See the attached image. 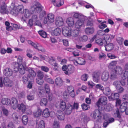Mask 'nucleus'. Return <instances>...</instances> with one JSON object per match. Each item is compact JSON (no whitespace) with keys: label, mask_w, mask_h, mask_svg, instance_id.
Listing matches in <instances>:
<instances>
[{"label":"nucleus","mask_w":128,"mask_h":128,"mask_svg":"<svg viewBox=\"0 0 128 128\" xmlns=\"http://www.w3.org/2000/svg\"><path fill=\"white\" fill-rule=\"evenodd\" d=\"M14 66L18 68V71L21 74H24L25 70H28L29 74L28 76L30 80H34V78L36 76V72L32 68L29 69L26 65L19 64L17 63H16Z\"/></svg>","instance_id":"1"},{"label":"nucleus","mask_w":128,"mask_h":128,"mask_svg":"<svg viewBox=\"0 0 128 128\" xmlns=\"http://www.w3.org/2000/svg\"><path fill=\"white\" fill-rule=\"evenodd\" d=\"M12 83L11 80L7 77H4L3 80L2 78H0V84L1 88L4 86V85L6 86L11 87L12 85Z\"/></svg>","instance_id":"2"},{"label":"nucleus","mask_w":128,"mask_h":128,"mask_svg":"<svg viewBox=\"0 0 128 128\" xmlns=\"http://www.w3.org/2000/svg\"><path fill=\"white\" fill-rule=\"evenodd\" d=\"M90 116L92 119L99 121L102 116V113L98 110H96L91 114Z\"/></svg>","instance_id":"3"},{"label":"nucleus","mask_w":128,"mask_h":128,"mask_svg":"<svg viewBox=\"0 0 128 128\" xmlns=\"http://www.w3.org/2000/svg\"><path fill=\"white\" fill-rule=\"evenodd\" d=\"M73 57H70L69 59L70 60H72L74 64L76 66H77L78 64L82 65L85 64V60L82 58H78V61H77L75 59L72 60Z\"/></svg>","instance_id":"4"},{"label":"nucleus","mask_w":128,"mask_h":128,"mask_svg":"<svg viewBox=\"0 0 128 128\" xmlns=\"http://www.w3.org/2000/svg\"><path fill=\"white\" fill-rule=\"evenodd\" d=\"M107 102V98L105 96H102L99 99L98 102L96 103V105L98 107H100L101 105H104L106 104Z\"/></svg>","instance_id":"5"},{"label":"nucleus","mask_w":128,"mask_h":128,"mask_svg":"<svg viewBox=\"0 0 128 128\" xmlns=\"http://www.w3.org/2000/svg\"><path fill=\"white\" fill-rule=\"evenodd\" d=\"M120 83V82L118 81H115L113 82V84L118 90V91L119 93H122L124 91V89L120 85H119Z\"/></svg>","instance_id":"6"},{"label":"nucleus","mask_w":128,"mask_h":128,"mask_svg":"<svg viewBox=\"0 0 128 128\" xmlns=\"http://www.w3.org/2000/svg\"><path fill=\"white\" fill-rule=\"evenodd\" d=\"M75 70V68L74 66L71 64L68 65V66L67 70L65 71L64 73L66 74L69 75L73 73Z\"/></svg>","instance_id":"7"},{"label":"nucleus","mask_w":128,"mask_h":128,"mask_svg":"<svg viewBox=\"0 0 128 128\" xmlns=\"http://www.w3.org/2000/svg\"><path fill=\"white\" fill-rule=\"evenodd\" d=\"M110 42L106 40L105 44H106L104 46L105 50L106 51H110L113 49L114 48V45L112 43H110Z\"/></svg>","instance_id":"8"},{"label":"nucleus","mask_w":128,"mask_h":128,"mask_svg":"<svg viewBox=\"0 0 128 128\" xmlns=\"http://www.w3.org/2000/svg\"><path fill=\"white\" fill-rule=\"evenodd\" d=\"M54 15L52 13L48 14L47 16L48 20L47 21V18H45L44 21V23L46 24L48 21L50 22H53L54 20Z\"/></svg>","instance_id":"9"},{"label":"nucleus","mask_w":128,"mask_h":128,"mask_svg":"<svg viewBox=\"0 0 128 128\" xmlns=\"http://www.w3.org/2000/svg\"><path fill=\"white\" fill-rule=\"evenodd\" d=\"M10 104L12 106V108L13 109H15L18 106V100L15 98H12L10 101Z\"/></svg>","instance_id":"10"},{"label":"nucleus","mask_w":128,"mask_h":128,"mask_svg":"<svg viewBox=\"0 0 128 128\" xmlns=\"http://www.w3.org/2000/svg\"><path fill=\"white\" fill-rule=\"evenodd\" d=\"M67 90L70 95L73 98L76 95L74 92V88L72 86H68L67 88Z\"/></svg>","instance_id":"11"},{"label":"nucleus","mask_w":128,"mask_h":128,"mask_svg":"<svg viewBox=\"0 0 128 128\" xmlns=\"http://www.w3.org/2000/svg\"><path fill=\"white\" fill-rule=\"evenodd\" d=\"M53 113H54V112H50L49 109L46 108L44 110L42 113V115L44 117L46 118L50 116V114Z\"/></svg>","instance_id":"12"},{"label":"nucleus","mask_w":128,"mask_h":128,"mask_svg":"<svg viewBox=\"0 0 128 128\" xmlns=\"http://www.w3.org/2000/svg\"><path fill=\"white\" fill-rule=\"evenodd\" d=\"M100 73L98 72H94L92 74L93 81L96 82H98L100 79Z\"/></svg>","instance_id":"13"},{"label":"nucleus","mask_w":128,"mask_h":128,"mask_svg":"<svg viewBox=\"0 0 128 128\" xmlns=\"http://www.w3.org/2000/svg\"><path fill=\"white\" fill-rule=\"evenodd\" d=\"M84 21L82 19H79L76 22L75 26L76 28L79 29L84 24Z\"/></svg>","instance_id":"14"},{"label":"nucleus","mask_w":128,"mask_h":128,"mask_svg":"<svg viewBox=\"0 0 128 128\" xmlns=\"http://www.w3.org/2000/svg\"><path fill=\"white\" fill-rule=\"evenodd\" d=\"M109 74L106 72H104L101 76V79L104 82H106L108 80Z\"/></svg>","instance_id":"15"},{"label":"nucleus","mask_w":128,"mask_h":128,"mask_svg":"<svg viewBox=\"0 0 128 128\" xmlns=\"http://www.w3.org/2000/svg\"><path fill=\"white\" fill-rule=\"evenodd\" d=\"M12 70L9 68L5 69L4 71V74L8 77L11 76L12 74Z\"/></svg>","instance_id":"16"},{"label":"nucleus","mask_w":128,"mask_h":128,"mask_svg":"<svg viewBox=\"0 0 128 128\" xmlns=\"http://www.w3.org/2000/svg\"><path fill=\"white\" fill-rule=\"evenodd\" d=\"M64 24V21L62 18L60 17L56 18V24L58 26H62Z\"/></svg>","instance_id":"17"},{"label":"nucleus","mask_w":128,"mask_h":128,"mask_svg":"<svg viewBox=\"0 0 128 128\" xmlns=\"http://www.w3.org/2000/svg\"><path fill=\"white\" fill-rule=\"evenodd\" d=\"M79 31L78 30L74 29L70 31L71 36L72 37H76L78 36L79 34Z\"/></svg>","instance_id":"18"},{"label":"nucleus","mask_w":128,"mask_h":128,"mask_svg":"<svg viewBox=\"0 0 128 128\" xmlns=\"http://www.w3.org/2000/svg\"><path fill=\"white\" fill-rule=\"evenodd\" d=\"M66 108L65 113L67 115L70 114L72 112V110L73 109L72 106L71 105H68L66 106Z\"/></svg>","instance_id":"19"},{"label":"nucleus","mask_w":128,"mask_h":128,"mask_svg":"<svg viewBox=\"0 0 128 128\" xmlns=\"http://www.w3.org/2000/svg\"><path fill=\"white\" fill-rule=\"evenodd\" d=\"M56 114L57 118L59 120H62L64 119V115L62 111L58 110Z\"/></svg>","instance_id":"20"},{"label":"nucleus","mask_w":128,"mask_h":128,"mask_svg":"<svg viewBox=\"0 0 128 128\" xmlns=\"http://www.w3.org/2000/svg\"><path fill=\"white\" fill-rule=\"evenodd\" d=\"M66 22L69 26H72L74 25V20L72 17L68 18L66 20Z\"/></svg>","instance_id":"21"},{"label":"nucleus","mask_w":128,"mask_h":128,"mask_svg":"<svg viewBox=\"0 0 128 128\" xmlns=\"http://www.w3.org/2000/svg\"><path fill=\"white\" fill-rule=\"evenodd\" d=\"M17 108L19 110H21L23 112H24L26 109V106L23 103L18 104Z\"/></svg>","instance_id":"22"},{"label":"nucleus","mask_w":128,"mask_h":128,"mask_svg":"<svg viewBox=\"0 0 128 128\" xmlns=\"http://www.w3.org/2000/svg\"><path fill=\"white\" fill-rule=\"evenodd\" d=\"M109 77L111 80H114L116 79L117 78V76L115 72L112 71L109 74Z\"/></svg>","instance_id":"23"},{"label":"nucleus","mask_w":128,"mask_h":128,"mask_svg":"<svg viewBox=\"0 0 128 128\" xmlns=\"http://www.w3.org/2000/svg\"><path fill=\"white\" fill-rule=\"evenodd\" d=\"M128 104L125 102H123L120 106V110L122 112H124L125 111L127 108Z\"/></svg>","instance_id":"24"},{"label":"nucleus","mask_w":128,"mask_h":128,"mask_svg":"<svg viewBox=\"0 0 128 128\" xmlns=\"http://www.w3.org/2000/svg\"><path fill=\"white\" fill-rule=\"evenodd\" d=\"M71 31L69 30L63 29L62 30V33L65 36L69 37L71 36Z\"/></svg>","instance_id":"25"},{"label":"nucleus","mask_w":128,"mask_h":128,"mask_svg":"<svg viewBox=\"0 0 128 128\" xmlns=\"http://www.w3.org/2000/svg\"><path fill=\"white\" fill-rule=\"evenodd\" d=\"M61 33V31L60 28H56L52 31V34L54 36H57L59 35Z\"/></svg>","instance_id":"26"},{"label":"nucleus","mask_w":128,"mask_h":128,"mask_svg":"<svg viewBox=\"0 0 128 128\" xmlns=\"http://www.w3.org/2000/svg\"><path fill=\"white\" fill-rule=\"evenodd\" d=\"M55 83L56 85L60 86L63 84V80L60 78L58 77L55 80Z\"/></svg>","instance_id":"27"},{"label":"nucleus","mask_w":128,"mask_h":128,"mask_svg":"<svg viewBox=\"0 0 128 128\" xmlns=\"http://www.w3.org/2000/svg\"><path fill=\"white\" fill-rule=\"evenodd\" d=\"M7 7L5 5L1 6L0 8V13L2 14H6L8 12L7 10Z\"/></svg>","instance_id":"28"},{"label":"nucleus","mask_w":128,"mask_h":128,"mask_svg":"<svg viewBox=\"0 0 128 128\" xmlns=\"http://www.w3.org/2000/svg\"><path fill=\"white\" fill-rule=\"evenodd\" d=\"M94 31V28L93 27H88L85 29V32L87 34H90L93 33Z\"/></svg>","instance_id":"29"},{"label":"nucleus","mask_w":128,"mask_h":128,"mask_svg":"<svg viewBox=\"0 0 128 128\" xmlns=\"http://www.w3.org/2000/svg\"><path fill=\"white\" fill-rule=\"evenodd\" d=\"M121 77L122 80H124L128 77V71L124 70L121 74Z\"/></svg>","instance_id":"30"},{"label":"nucleus","mask_w":128,"mask_h":128,"mask_svg":"<svg viewBox=\"0 0 128 128\" xmlns=\"http://www.w3.org/2000/svg\"><path fill=\"white\" fill-rule=\"evenodd\" d=\"M10 12L11 14L15 16H16L18 14V11L17 10L16 6H14L12 8Z\"/></svg>","instance_id":"31"},{"label":"nucleus","mask_w":128,"mask_h":128,"mask_svg":"<svg viewBox=\"0 0 128 128\" xmlns=\"http://www.w3.org/2000/svg\"><path fill=\"white\" fill-rule=\"evenodd\" d=\"M103 92L104 94L106 96H108L111 93V91L108 87L105 88Z\"/></svg>","instance_id":"32"},{"label":"nucleus","mask_w":128,"mask_h":128,"mask_svg":"<svg viewBox=\"0 0 128 128\" xmlns=\"http://www.w3.org/2000/svg\"><path fill=\"white\" fill-rule=\"evenodd\" d=\"M22 80L24 83L26 84L28 81H29L30 80V79L29 78V76L28 75L26 74H25L22 76Z\"/></svg>","instance_id":"33"},{"label":"nucleus","mask_w":128,"mask_h":128,"mask_svg":"<svg viewBox=\"0 0 128 128\" xmlns=\"http://www.w3.org/2000/svg\"><path fill=\"white\" fill-rule=\"evenodd\" d=\"M119 94L118 93H113L112 94L110 97L112 100H116L119 98Z\"/></svg>","instance_id":"34"},{"label":"nucleus","mask_w":128,"mask_h":128,"mask_svg":"<svg viewBox=\"0 0 128 128\" xmlns=\"http://www.w3.org/2000/svg\"><path fill=\"white\" fill-rule=\"evenodd\" d=\"M106 40L105 38L102 40L101 38H99L96 40V42L98 44L102 46L103 44H105Z\"/></svg>","instance_id":"35"},{"label":"nucleus","mask_w":128,"mask_h":128,"mask_svg":"<svg viewBox=\"0 0 128 128\" xmlns=\"http://www.w3.org/2000/svg\"><path fill=\"white\" fill-rule=\"evenodd\" d=\"M26 98L29 101L33 100L34 98V94L32 93L28 94Z\"/></svg>","instance_id":"36"},{"label":"nucleus","mask_w":128,"mask_h":128,"mask_svg":"<svg viewBox=\"0 0 128 128\" xmlns=\"http://www.w3.org/2000/svg\"><path fill=\"white\" fill-rule=\"evenodd\" d=\"M10 100L7 98H3L2 100V103L4 105H9L10 104Z\"/></svg>","instance_id":"37"},{"label":"nucleus","mask_w":128,"mask_h":128,"mask_svg":"<svg viewBox=\"0 0 128 128\" xmlns=\"http://www.w3.org/2000/svg\"><path fill=\"white\" fill-rule=\"evenodd\" d=\"M23 13H24V16L26 18H28L31 14L29 10L27 9L24 10Z\"/></svg>","instance_id":"38"},{"label":"nucleus","mask_w":128,"mask_h":128,"mask_svg":"<svg viewBox=\"0 0 128 128\" xmlns=\"http://www.w3.org/2000/svg\"><path fill=\"white\" fill-rule=\"evenodd\" d=\"M35 6H36V12L38 13H40L42 10V6L39 3H38V4L36 5Z\"/></svg>","instance_id":"39"},{"label":"nucleus","mask_w":128,"mask_h":128,"mask_svg":"<svg viewBox=\"0 0 128 128\" xmlns=\"http://www.w3.org/2000/svg\"><path fill=\"white\" fill-rule=\"evenodd\" d=\"M48 100L46 98H43L41 99L40 104L41 106H46L47 104Z\"/></svg>","instance_id":"40"},{"label":"nucleus","mask_w":128,"mask_h":128,"mask_svg":"<svg viewBox=\"0 0 128 128\" xmlns=\"http://www.w3.org/2000/svg\"><path fill=\"white\" fill-rule=\"evenodd\" d=\"M22 58L20 56H18V60H17V62H14V68L15 69H17V70H18V69L16 67L14 66V65L16 63H17L19 64H21L22 65H23L21 64L22 62Z\"/></svg>","instance_id":"41"},{"label":"nucleus","mask_w":128,"mask_h":128,"mask_svg":"<svg viewBox=\"0 0 128 128\" xmlns=\"http://www.w3.org/2000/svg\"><path fill=\"white\" fill-rule=\"evenodd\" d=\"M81 106L82 110H87L90 108V106L85 104H82Z\"/></svg>","instance_id":"42"},{"label":"nucleus","mask_w":128,"mask_h":128,"mask_svg":"<svg viewBox=\"0 0 128 128\" xmlns=\"http://www.w3.org/2000/svg\"><path fill=\"white\" fill-rule=\"evenodd\" d=\"M38 33L42 38H45L46 37L47 35L46 33L43 30H40L38 31Z\"/></svg>","instance_id":"43"},{"label":"nucleus","mask_w":128,"mask_h":128,"mask_svg":"<svg viewBox=\"0 0 128 128\" xmlns=\"http://www.w3.org/2000/svg\"><path fill=\"white\" fill-rule=\"evenodd\" d=\"M60 108L63 110H64L66 107V102L62 100L60 101Z\"/></svg>","instance_id":"44"},{"label":"nucleus","mask_w":128,"mask_h":128,"mask_svg":"<svg viewBox=\"0 0 128 128\" xmlns=\"http://www.w3.org/2000/svg\"><path fill=\"white\" fill-rule=\"evenodd\" d=\"M114 38V36L111 34L106 35L105 36L104 38L108 42L110 41L111 39Z\"/></svg>","instance_id":"45"},{"label":"nucleus","mask_w":128,"mask_h":128,"mask_svg":"<svg viewBox=\"0 0 128 128\" xmlns=\"http://www.w3.org/2000/svg\"><path fill=\"white\" fill-rule=\"evenodd\" d=\"M22 121L24 124H26L28 122V117L27 116L24 115L22 116Z\"/></svg>","instance_id":"46"},{"label":"nucleus","mask_w":128,"mask_h":128,"mask_svg":"<svg viewBox=\"0 0 128 128\" xmlns=\"http://www.w3.org/2000/svg\"><path fill=\"white\" fill-rule=\"evenodd\" d=\"M42 110L41 109H38L37 111L34 113V116L36 117H38L40 116L42 114Z\"/></svg>","instance_id":"47"},{"label":"nucleus","mask_w":128,"mask_h":128,"mask_svg":"<svg viewBox=\"0 0 128 128\" xmlns=\"http://www.w3.org/2000/svg\"><path fill=\"white\" fill-rule=\"evenodd\" d=\"M122 68L120 66H118L116 67V68L114 71L116 72V74H122Z\"/></svg>","instance_id":"48"},{"label":"nucleus","mask_w":128,"mask_h":128,"mask_svg":"<svg viewBox=\"0 0 128 128\" xmlns=\"http://www.w3.org/2000/svg\"><path fill=\"white\" fill-rule=\"evenodd\" d=\"M117 63V61H113L108 66L109 68L110 69H112L114 66H116Z\"/></svg>","instance_id":"49"},{"label":"nucleus","mask_w":128,"mask_h":128,"mask_svg":"<svg viewBox=\"0 0 128 128\" xmlns=\"http://www.w3.org/2000/svg\"><path fill=\"white\" fill-rule=\"evenodd\" d=\"M122 100L126 104H128V94H125L122 97Z\"/></svg>","instance_id":"50"},{"label":"nucleus","mask_w":128,"mask_h":128,"mask_svg":"<svg viewBox=\"0 0 128 128\" xmlns=\"http://www.w3.org/2000/svg\"><path fill=\"white\" fill-rule=\"evenodd\" d=\"M37 72V76L38 78L42 79L44 77L43 72L40 70H39Z\"/></svg>","instance_id":"51"},{"label":"nucleus","mask_w":128,"mask_h":128,"mask_svg":"<svg viewBox=\"0 0 128 128\" xmlns=\"http://www.w3.org/2000/svg\"><path fill=\"white\" fill-rule=\"evenodd\" d=\"M44 86V88L46 93H47L50 92V90L49 85L48 84H45Z\"/></svg>","instance_id":"52"},{"label":"nucleus","mask_w":128,"mask_h":128,"mask_svg":"<svg viewBox=\"0 0 128 128\" xmlns=\"http://www.w3.org/2000/svg\"><path fill=\"white\" fill-rule=\"evenodd\" d=\"M16 9L18 10V13L21 12V13H23L22 10L23 9V6L22 5H19L18 6H16Z\"/></svg>","instance_id":"53"},{"label":"nucleus","mask_w":128,"mask_h":128,"mask_svg":"<svg viewBox=\"0 0 128 128\" xmlns=\"http://www.w3.org/2000/svg\"><path fill=\"white\" fill-rule=\"evenodd\" d=\"M44 124L45 123L43 120H42L40 121L39 123L38 126V128H44Z\"/></svg>","instance_id":"54"},{"label":"nucleus","mask_w":128,"mask_h":128,"mask_svg":"<svg viewBox=\"0 0 128 128\" xmlns=\"http://www.w3.org/2000/svg\"><path fill=\"white\" fill-rule=\"evenodd\" d=\"M44 90L41 88H39V91L38 92V94L39 96H43L44 95Z\"/></svg>","instance_id":"55"},{"label":"nucleus","mask_w":128,"mask_h":128,"mask_svg":"<svg viewBox=\"0 0 128 128\" xmlns=\"http://www.w3.org/2000/svg\"><path fill=\"white\" fill-rule=\"evenodd\" d=\"M2 111L4 115L6 116H8L9 112L6 108L4 107L2 108Z\"/></svg>","instance_id":"56"},{"label":"nucleus","mask_w":128,"mask_h":128,"mask_svg":"<svg viewBox=\"0 0 128 128\" xmlns=\"http://www.w3.org/2000/svg\"><path fill=\"white\" fill-rule=\"evenodd\" d=\"M36 82L38 84L41 85H42L44 82V81L42 79L38 78L36 79Z\"/></svg>","instance_id":"57"},{"label":"nucleus","mask_w":128,"mask_h":128,"mask_svg":"<svg viewBox=\"0 0 128 128\" xmlns=\"http://www.w3.org/2000/svg\"><path fill=\"white\" fill-rule=\"evenodd\" d=\"M40 68L42 70L46 72H47L49 70V68L47 66H41Z\"/></svg>","instance_id":"58"},{"label":"nucleus","mask_w":128,"mask_h":128,"mask_svg":"<svg viewBox=\"0 0 128 128\" xmlns=\"http://www.w3.org/2000/svg\"><path fill=\"white\" fill-rule=\"evenodd\" d=\"M110 117V115L108 114H104L103 115V118L105 120L107 121Z\"/></svg>","instance_id":"59"},{"label":"nucleus","mask_w":128,"mask_h":128,"mask_svg":"<svg viewBox=\"0 0 128 128\" xmlns=\"http://www.w3.org/2000/svg\"><path fill=\"white\" fill-rule=\"evenodd\" d=\"M116 39L119 44L121 45L122 44L124 40V39L123 38L120 37H118Z\"/></svg>","instance_id":"60"},{"label":"nucleus","mask_w":128,"mask_h":128,"mask_svg":"<svg viewBox=\"0 0 128 128\" xmlns=\"http://www.w3.org/2000/svg\"><path fill=\"white\" fill-rule=\"evenodd\" d=\"M88 37L86 35H84L80 37V41L85 42L87 41L88 40Z\"/></svg>","instance_id":"61"},{"label":"nucleus","mask_w":128,"mask_h":128,"mask_svg":"<svg viewBox=\"0 0 128 128\" xmlns=\"http://www.w3.org/2000/svg\"><path fill=\"white\" fill-rule=\"evenodd\" d=\"M60 126L59 123L57 121H54L53 124L54 128H60Z\"/></svg>","instance_id":"62"},{"label":"nucleus","mask_w":128,"mask_h":128,"mask_svg":"<svg viewBox=\"0 0 128 128\" xmlns=\"http://www.w3.org/2000/svg\"><path fill=\"white\" fill-rule=\"evenodd\" d=\"M88 75L86 74H84L82 75L81 77V79L83 81H85L87 79Z\"/></svg>","instance_id":"63"},{"label":"nucleus","mask_w":128,"mask_h":128,"mask_svg":"<svg viewBox=\"0 0 128 128\" xmlns=\"http://www.w3.org/2000/svg\"><path fill=\"white\" fill-rule=\"evenodd\" d=\"M64 2L62 1H58L54 4V6H56L60 7L63 4Z\"/></svg>","instance_id":"64"}]
</instances>
